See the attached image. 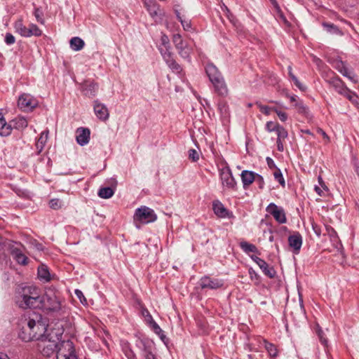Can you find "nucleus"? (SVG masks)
Listing matches in <instances>:
<instances>
[{"mask_svg":"<svg viewBox=\"0 0 359 359\" xmlns=\"http://www.w3.org/2000/svg\"><path fill=\"white\" fill-rule=\"evenodd\" d=\"M160 50H161V53L166 63L168 62H169V60H171L173 59L172 53L170 51V46L161 48Z\"/></svg>","mask_w":359,"mask_h":359,"instance_id":"34","label":"nucleus"},{"mask_svg":"<svg viewBox=\"0 0 359 359\" xmlns=\"http://www.w3.org/2000/svg\"><path fill=\"white\" fill-rule=\"evenodd\" d=\"M93 108L94 112L97 118L103 121H107L109 118V113L105 104L101 103L97 100L94 101Z\"/></svg>","mask_w":359,"mask_h":359,"instance_id":"16","label":"nucleus"},{"mask_svg":"<svg viewBox=\"0 0 359 359\" xmlns=\"http://www.w3.org/2000/svg\"><path fill=\"white\" fill-rule=\"evenodd\" d=\"M223 282L218 279H212L208 276H205L200 280V286L203 289H218L223 286Z\"/></svg>","mask_w":359,"mask_h":359,"instance_id":"18","label":"nucleus"},{"mask_svg":"<svg viewBox=\"0 0 359 359\" xmlns=\"http://www.w3.org/2000/svg\"><path fill=\"white\" fill-rule=\"evenodd\" d=\"M166 64L172 69V71L175 73L180 74L182 71V69L180 67V65L178 63H177L174 59L169 60V62H168Z\"/></svg>","mask_w":359,"mask_h":359,"instance_id":"36","label":"nucleus"},{"mask_svg":"<svg viewBox=\"0 0 359 359\" xmlns=\"http://www.w3.org/2000/svg\"><path fill=\"white\" fill-rule=\"evenodd\" d=\"M316 332L321 341V343L325 345V346H327V339L323 337V330H321V328L318 325L316 329Z\"/></svg>","mask_w":359,"mask_h":359,"instance_id":"44","label":"nucleus"},{"mask_svg":"<svg viewBox=\"0 0 359 359\" xmlns=\"http://www.w3.org/2000/svg\"><path fill=\"white\" fill-rule=\"evenodd\" d=\"M317 133L319 135L323 136V139L326 141V142H330V137H328V135L325 133V132L323 130H322L321 128H318Z\"/></svg>","mask_w":359,"mask_h":359,"instance_id":"54","label":"nucleus"},{"mask_svg":"<svg viewBox=\"0 0 359 359\" xmlns=\"http://www.w3.org/2000/svg\"><path fill=\"white\" fill-rule=\"evenodd\" d=\"M14 29L15 32L22 37L40 36L42 34V31L37 25L31 23L28 27H26L21 19L15 22Z\"/></svg>","mask_w":359,"mask_h":359,"instance_id":"6","label":"nucleus"},{"mask_svg":"<svg viewBox=\"0 0 359 359\" xmlns=\"http://www.w3.org/2000/svg\"><path fill=\"white\" fill-rule=\"evenodd\" d=\"M265 344V348L266 351H268L269 354L271 357H276L277 355V349L276 346L269 342L264 341Z\"/></svg>","mask_w":359,"mask_h":359,"instance_id":"40","label":"nucleus"},{"mask_svg":"<svg viewBox=\"0 0 359 359\" xmlns=\"http://www.w3.org/2000/svg\"><path fill=\"white\" fill-rule=\"evenodd\" d=\"M273 109L274 108H270L267 106H261L260 107L261 111L266 115H269L270 114L271 110L273 111Z\"/></svg>","mask_w":359,"mask_h":359,"instance_id":"57","label":"nucleus"},{"mask_svg":"<svg viewBox=\"0 0 359 359\" xmlns=\"http://www.w3.org/2000/svg\"><path fill=\"white\" fill-rule=\"evenodd\" d=\"M288 243L295 253H299L302 245V236L299 232H294L288 237Z\"/></svg>","mask_w":359,"mask_h":359,"instance_id":"19","label":"nucleus"},{"mask_svg":"<svg viewBox=\"0 0 359 359\" xmlns=\"http://www.w3.org/2000/svg\"><path fill=\"white\" fill-rule=\"evenodd\" d=\"M114 194V190L111 187H103L98 191V196L102 198H109Z\"/></svg>","mask_w":359,"mask_h":359,"instance_id":"31","label":"nucleus"},{"mask_svg":"<svg viewBox=\"0 0 359 359\" xmlns=\"http://www.w3.org/2000/svg\"><path fill=\"white\" fill-rule=\"evenodd\" d=\"M218 109L219 111L221 118L224 122H228L229 119V110L226 104L224 102H221L218 104Z\"/></svg>","mask_w":359,"mask_h":359,"instance_id":"26","label":"nucleus"},{"mask_svg":"<svg viewBox=\"0 0 359 359\" xmlns=\"http://www.w3.org/2000/svg\"><path fill=\"white\" fill-rule=\"evenodd\" d=\"M212 206L213 211L217 216L222 218H224L227 216L228 211L221 202L218 201H215L213 202Z\"/></svg>","mask_w":359,"mask_h":359,"instance_id":"23","label":"nucleus"},{"mask_svg":"<svg viewBox=\"0 0 359 359\" xmlns=\"http://www.w3.org/2000/svg\"><path fill=\"white\" fill-rule=\"evenodd\" d=\"M147 316L149 318V324L151 325L154 332L158 335H159L161 339H163V332L160 327V326L153 320L151 315H147Z\"/></svg>","mask_w":359,"mask_h":359,"instance_id":"33","label":"nucleus"},{"mask_svg":"<svg viewBox=\"0 0 359 359\" xmlns=\"http://www.w3.org/2000/svg\"><path fill=\"white\" fill-rule=\"evenodd\" d=\"M273 111L276 113L280 121L284 122L287 119V115L286 113L278 110L277 108H274Z\"/></svg>","mask_w":359,"mask_h":359,"instance_id":"47","label":"nucleus"},{"mask_svg":"<svg viewBox=\"0 0 359 359\" xmlns=\"http://www.w3.org/2000/svg\"><path fill=\"white\" fill-rule=\"evenodd\" d=\"M266 212L270 213L277 222L285 224L287 222L285 212L282 207H279L273 203H271L266 208Z\"/></svg>","mask_w":359,"mask_h":359,"instance_id":"12","label":"nucleus"},{"mask_svg":"<svg viewBox=\"0 0 359 359\" xmlns=\"http://www.w3.org/2000/svg\"><path fill=\"white\" fill-rule=\"evenodd\" d=\"M183 28L184 30L186 31H188L191 28V22L189 21V20H184L182 19L181 21H180Z\"/></svg>","mask_w":359,"mask_h":359,"instance_id":"52","label":"nucleus"},{"mask_svg":"<svg viewBox=\"0 0 359 359\" xmlns=\"http://www.w3.org/2000/svg\"><path fill=\"white\" fill-rule=\"evenodd\" d=\"M22 324L19 337L24 341L40 340L50 332L47 329V319L39 313H34L29 318H25Z\"/></svg>","mask_w":359,"mask_h":359,"instance_id":"1","label":"nucleus"},{"mask_svg":"<svg viewBox=\"0 0 359 359\" xmlns=\"http://www.w3.org/2000/svg\"><path fill=\"white\" fill-rule=\"evenodd\" d=\"M169 41V39L166 35L164 34L161 36V44L163 47L170 46Z\"/></svg>","mask_w":359,"mask_h":359,"instance_id":"53","label":"nucleus"},{"mask_svg":"<svg viewBox=\"0 0 359 359\" xmlns=\"http://www.w3.org/2000/svg\"><path fill=\"white\" fill-rule=\"evenodd\" d=\"M11 123L12 125V128L13 127L18 130H22L25 128L28 125L27 121L22 116H19L14 118L12 120Z\"/></svg>","mask_w":359,"mask_h":359,"instance_id":"28","label":"nucleus"},{"mask_svg":"<svg viewBox=\"0 0 359 359\" xmlns=\"http://www.w3.org/2000/svg\"><path fill=\"white\" fill-rule=\"evenodd\" d=\"M50 207L53 209H57L61 206V202L59 199H52L49 203Z\"/></svg>","mask_w":359,"mask_h":359,"instance_id":"49","label":"nucleus"},{"mask_svg":"<svg viewBox=\"0 0 359 359\" xmlns=\"http://www.w3.org/2000/svg\"><path fill=\"white\" fill-rule=\"evenodd\" d=\"M137 346L141 349V354L144 359H157L154 353V344L152 341L140 340Z\"/></svg>","mask_w":359,"mask_h":359,"instance_id":"13","label":"nucleus"},{"mask_svg":"<svg viewBox=\"0 0 359 359\" xmlns=\"http://www.w3.org/2000/svg\"><path fill=\"white\" fill-rule=\"evenodd\" d=\"M39 309L48 312H60L63 311L64 306L59 293L53 289H48L45 293L40 296Z\"/></svg>","mask_w":359,"mask_h":359,"instance_id":"3","label":"nucleus"},{"mask_svg":"<svg viewBox=\"0 0 359 359\" xmlns=\"http://www.w3.org/2000/svg\"><path fill=\"white\" fill-rule=\"evenodd\" d=\"M69 43L71 48L74 51L81 50L85 45L83 40L76 36L72 38Z\"/></svg>","mask_w":359,"mask_h":359,"instance_id":"29","label":"nucleus"},{"mask_svg":"<svg viewBox=\"0 0 359 359\" xmlns=\"http://www.w3.org/2000/svg\"><path fill=\"white\" fill-rule=\"evenodd\" d=\"M312 228H313V230L314 231L315 233L318 236H320L321 234L320 228L315 223H312Z\"/></svg>","mask_w":359,"mask_h":359,"instance_id":"58","label":"nucleus"},{"mask_svg":"<svg viewBox=\"0 0 359 359\" xmlns=\"http://www.w3.org/2000/svg\"><path fill=\"white\" fill-rule=\"evenodd\" d=\"M38 277L45 283L50 280V275L46 266L41 265L38 268Z\"/></svg>","mask_w":359,"mask_h":359,"instance_id":"25","label":"nucleus"},{"mask_svg":"<svg viewBox=\"0 0 359 359\" xmlns=\"http://www.w3.org/2000/svg\"><path fill=\"white\" fill-rule=\"evenodd\" d=\"M279 126H280L278 123H274L273 121H269L266 124V129L269 132L276 131Z\"/></svg>","mask_w":359,"mask_h":359,"instance_id":"43","label":"nucleus"},{"mask_svg":"<svg viewBox=\"0 0 359 359\" xmlns=\"http://www.w3.org/2000/svg\"><path fill=\"white\" fill-rule=\"evenodd\" d=\"M74 293L82 304H86V299L85 298L83 292L81 290L76 289L75 290Z\"/></svg>","mask_w":359,"mask_h":359,"instance_id":"50","label":"nucleus"},{"mask_svg":"<svg viewBox=\"0 0 359 359\" xmlns=\"http://www.w3.org/2000/svg\"><path fill=\"white\" fill-rule=\"evenodd\" d=\"M81 90L85 96L93 97L97 92L98 85L93 81H85L81 85Z\"/></svg>","mask_w":359,"mask_h":359,"instance_id":"17","label":"nucleus"},{"mask_svg":"<svg viewBox=\"0 0 359 359\" xmlns=\"http://www.w3.org/2000/svg\"><path fill=\"white\" fill-rule=\"evenodd\" d=\"M62 334L60 330H50L43 339L39 340V348L43 355L50 356L56 350L58 351L62 342Z\"/></svg>","mask_w":359,"mask_h":359,"instance_id":"4","label":"nucleus"},{"mask_svg":"<svg viewBox=\"0 0 359 359\" xmlns=\"http://www.w3.org/2000/svg\"><path fill=\"white\" fill-rule=\"evenodd\" d=\"M126 355L129 359H131L133 357H134V353L130 349L126 352Z\"/></svg>","mask_w":359,"mask_h":359,"instance_id":"63","label":"nucleus"},{"mask_svg":"<svg viewBox=\"0 0 359 359\" xmlns=\"http://www.w3.org/2000/svg\"><path fill=\"white\" fill-rule=\"evenodd\" d=\"M219 175L223 187L228 189H233L236 186V182L232 175L229 167L224 166L219 170Z\"/></svg>","mask_w":359,"mask_h":359,"instance_id":"11","label":"nucleus"},{"mask_svg":"<svg viewBox=\"0 0 359 359\" xmlns=\"http://www.w3.org/2000/svg\"><path fill=\"white\" fill-rule=\"evenodd\" d=\"M205 71L210 82L215 88V92L221 96H226L228 93V88L218 69L213 64H208L205 68Z\"/></svg>","mask_w":359,"mask_h":359,"instance_id":"5","label":"nucleus"},{"mask_svg":"<svg viewBox=\"0 0 359 359\" xmlns=\"http://www.w3.org/2000/svg\"><path fill=\"white\" fill-rule=\"evenodd\" d=\"M48 130L43 131L41 133L40 137H39V139L36 142V149L39 150V153H40L43 149V148L46 145V143L48 140Z\"/></svg>","mask_w":359,"mask_h":359,"instance_id":"27","label":"nucleus"},{"mask_svg":"<svg viewBox=\"0 0 359 359\" xmlns=\"http://www.w3.org/2000/svg\"><path fill=\"white\" fill-rule=\"evenodd\" d=\"M255 181L258 184L259 187L260 189H263L264 186V181L262 176L260 175L256 174L255 180Z\"/></svg>","mask_w":359,"mask_h":359,"instance_id":"51","label":"nucleus"},{"mask_svg":"<svg viewBox=\"0 0 359 359\" xmlns=\"http://www.w3.org/2000/svg\"><path fill=\"white\" fill-rule=\"evenodd\" d=\"M276 132L278 135L277 140H284L287 137V132L282 126H279Z\"/></svg>","mask_w":359,"mask_h":359,"instance_id":"41","label":"nucleus"},{"mask_svg":"<svg viewBox=\"0 0 359 359\" xmlns=\"http://www.w3.org/2000/svg\"><path fill=\"white\" fill-rule=\"evenodd\" d=\"M189 157L194 162L197 161L199 159L198 153L196 151V150L194 149H191L189 150Z\"/></svg>","mask_w":359,"mask_h":359,"instance_id":"46","label":"nucleus"},{"mask_svg":"<svg viewBox=\"0 0 359 359\" xmlns=\"http://www.w3.org/2000/svg\"><path fill=\"white\" fill-rule=\"evenodd\" d=\"M273 177L275 180H277L283 187H285V182L283 176V174L279 168H276V170L274 171Z\"/></svg>","mask_w":359,"mask_h":359,"instance_id":"39","label":"nucleus"},{"mask_svg":"<svg viewBox=\"0 0 359 359\" xmlns=\"http://www.w3.org/2000/svg\"><path fill=\"white\" fill-rule=\"evenodd\" d=\"M294 106L299 113L305 114L308 113V107L305 106L302 101L297 102Z\"/></svg>","mask_w":359,"mask_h":359,"instance_id":"42","label":"nucleus"},{"mask_svg":"<svg viewBox=\"0 0 359 359\" xmlns=\"http://www.w3.org/2000/svg\"><path fill=\"white\" fill-rule=\"evenodd\" d=\"M56 359H78L72 341L69 340L62 341L57 352Z\"/></svg>","mask_w":359,"mask_h":359,"instance_id":"8","label":"nucleus"},{"mask_svg":"<svg viewBox=\"0 0 359 359\" xmlns=\"http://www.w3.org/2000/svg\"><path fill=\"white\" fill-rule=\"evenodd\" d=\"M12 131L11 123H7L3 114L0 112V135L1 136H7Z\"/></svg>","mask_w":359,"mask_h":359,"instance_id":"22","label":"nucleus"},{"mask_svg":"<svg viewBox=\"0 0 359 359\" xmlns=\"http://www.w3.org/2000/svg\"><path fill=\"white\" fill-rule=\"evenodd\" d=\"M341 74L347 77L348 79L353 81V82H357V81L355 79V74H354V72L350 69L348 67H346V68H344L343 70H341Z\"/></svg>","mask_w":359,"mask_h":359,"instance_id":"37","label":"nucleus"},{"mask_svg":"<svg viewBox=\"0 0 359 359\" xmlns=\"http://www.w3.org/2000/svg\"><path fill=\"white\" fill-rule=\"evenodd\" d=\"M266 163H267L268 166L271 169H275V170H276L277 168L276 166V164H275L273 160L271 158L267 157L266 158Z\"/></svg>","mask_w":359,"mask_h":359,"instance_id":"56","label":"nucleus"},{"mask_svg":"<svg viewBox=\"0 0 359 359\" xmlns=\"http://www.w3.org/2000/svg\"><path fill=\"white\" fill-rule=\"evenodd\" d=\"M318 182H319V184H320V187L323 189L326 190L327 189V187L325 184L324 182L323 181V179H322V177L320 176L318 177Z\"/></svg>","mask_w":359,"mask_h":359,"instance_id":"61","label":"nucleus"},{"mask_svg":"<svg viewBox=\"0 0 359 359\" xmlns=\"http://www.w3.org/2000/svg\"><path fill=\"white\" fill-rule=\"evenodd\" d=\"M38 105L37 100L28 93L21 95L18 100V106L25 111H29Z\"/></svg>","mask_w":359,"mask_h":359,"instance_id":"10","label":"nucleus"},{"mask_svg":"<svg viewBox=\"0 0 359 359\" xmlns=\"http://www.w3.org/2000/svg\"><path fill=\"white\" fill-rule=\"evenodd\" d=\"M41 290L33 285H19L15 289V303L22 309H39Z\"/></svg>","mask_w":359,"mask_h":359,"instance_id":"2","label":"nucleus"},{"mask_svg":"<svg viewBox=\"0 0 359 359\" xmlns=\"http://www.w3.org/2000/svg\"><path fill=\"white\" fill-rule=\"evenodd\" d=\"M277 147H278V149L279 151H283V145L281 142V140H277Z\"/></svg>","mask_w":359,"mask_h":359,"instance_id":"64","label":"nucleus"},{"mask_svg":"<svg viewBox=\"0 0 359 359\" xmlns=\"http://www.w3.org/2000/svg\"><path fill=\"white\" fill-rule=\"evenodd\" d=\"M256 174L252 171L243 170L241 173V180L243 187L245 189L250 185L255 180Z\"/></svg>","mask_w":359,"mask_h":359,"instance_id":"21","label":"nucleus"},{"mask_svg":"<svg viewBox=\"0 0 359 359\" xmlns=\"http://www.w3.org/2000/svg\"><path fill=\"white\" fill-rule=\"evenodd\" d=\"M34 15L38 22L41 24L44 23V20L43 18V13L39 8H35Z\"/></svg>","mask_w":359,"mask_h":359,"instance_id":"45","label":"nucleus"},{"mask_svg":"<svg viewBox=\"0 0 359 359\" xmlns=\"http://www.w3.org/2000/svg\"><path fill=\"white\" fill-rule=\"evenodd\" d=\"M314 189L319 196H321L323 195V191L322 189L320 187H319L318 186H315Z\"/></svg>","mask_w":359,"mask_h":359,"instance_id":"62","label":"nucleus"},{"mask_svg":"<svg viewBox=\"0 0 359 359\" xmlns=\"http://www.w3.org/2000/svg\"><path fill=\"white\" fill-rule=\"evenodd\" d=\"M144 6L151 16L157 15L159 8L155 0H145Z\"/></svg>","mask_w":359,"mask_h":359,"instance_id":"24","label":"nucleus"},{"mask_svg":"<svg viewBox=\"0 0 359 359\" xmlns=\"http://www.w3.org/2000/svg\"><path fill=\"white\" fill-rule=\"evenodd\" d=\"M335 67H336V69L341 73V70H343L344 68H346L347 66L344 62L339 61L336 63Z\"/></svg>","mask_w":359,"mask_h":359,"instance_id":"55","label":"nucleus"},{"mask_svg":"<svg viewBox=\"0 0 359 359\" xmlns=\"http://www.w3.org/2000/svg\"><path fill=\"white\" fill-rule=\"evenodd\" d=\"M76 142L83 146L88 143L90 140V130L88 128H79L76 131Z\"/></svg>","mask_w":359,"mask_h":359,"instance_id":"20","label":"nucleus"},{"mask_svg":"<svg viewBox=\"0 0 359 359\" xmlns=\"http://www.w3.org/2000/svg\"><path fill=\"white\" fill-rule=\"evenodd\" d=\"M250 257L259 266L264 275L270 278L275 277L276 271L272 266H269L264 260L256 255H252Z\"/></svg>","mask_w":359,"mask_h":359,"instance_id":"15","label":"nucleus"},{"mask_svg":"<svg viewBox=\"0 0 359 359\" xmlns=\"http://www.w3.org/2000/svg\"><path fill=\"white\" fill-rule=\"evenodd\" d=\"M329 83L340 94H344L346 89L343 87V82L338 78H333L329 81Z\"/></svg>","mask_w":359,"mask_h":359,"instance_id":"30","label":"nucleus"},{"mask_svg":"<svg viewBox=\"0 0 359 359\" xmlns=\"http://www.w3.org/2000/svg\"><path fill=\"white\" fill-rule=\"evenodd\" d=\"M22 246L20 244H13L10 246L11 254L13 259L20 264L26 265L28 258L22 252Z\"/></svg>","mask_w":359,"mask_h":359,"instance_id":"14","label":"nucleus"},{"mask_svg":"<svg viewBox=\"0 0 359 359\" xmlns=\"http://www.w3.org/2000/svg\"><path fill=\"white\" fill-rule=\"evenodd\" d=\"M327 231H328V233L330 234V237H332V238L337 237V232L332 228H330V229L327 228Z\"/></svg>","mask_w":359,"mask_h":359,"instance_id":"60","label":"nucleus"},{"mask_svg":"<svg viewBox=\"0 0 359 359\" xmlns=\"http://www.w3.org/2000/svg\"><path fill=\"white\" fill-rule=\"evenodd\" d=\"M15 39L11 33H7L5 36V42L8 45H12L15 43Z\"/></svg>","mask_w":359,"mask_h":359,"instance_id":"48","label":"nucleus"},{"mask_svg":"<svg viewBox=\"0 0 359 359\" xmlns=\"http://www.w3.org/2000/svg\"><path fill=\"white\" fill-rule=\"evenodd\" d=\"M341 74L347 77L348 79L353 81V82H357V81L355 79V74H354V72L350 69L348 67H346V68H344L343 70H341Z\"/></svg>","mask_w":359,"mask_h":359,"instance_id":"38","label":"nucleus"},{"mask_svg":"<svg viewBox=\"0 0 359 359\" xmlns=\"http://www.w3.org/2000/svg\"><path fill=\"white\" fill-rule=\"evenodd\" d=\"M248 271H249V274H250V276L251 279H253V278L258 279L259 276L255 272V270H253L252 268H250Z\"/></svg>","mask_w":359,"mask_h":359,"instance_id":"59","label":"nucleus"},{"mask_svg":"<svg viewBox=\"0 0 359 359\" xmlns=\"http://www.w3.org/2000/svg\"><path fill=\"white\" fill-rule=\"evenodd\" d=\"M240 246L242 248V250L246 252H257V247L251 243H249L246 241L241 242Z\"/></svg>","mask_w":359,"mask_h":359,"instance_id":"32","label":"nucleus"},{"mask_svg":"<svg viewBox=\"0 0 359 359\" xmlns=\"http://www.w3.org/2000/svg\"><path fill=\"white\" fill-rule=\"evenodd\" d=\"M288 74L290 77L292 79L293 82L294 83L295 86L301 90L304 91L306 90V87L303 86L298 79L292 73V69L290 66L288 67Z\"/></svg>","mask_w":359,"mask_h":359,"instance_id":"35","label":"nucleus"},{"mask_svg":"<svg viewBox=\"0 0 359 359\" xmlns=\"http://www.w3.org/2000/svg\"><path fill=\"white\" fill-rule=\"evenodd\" d=\"M157 219V215L154 210L147 206H141L135 210L134 221L141 224L154 222Z\"/></svg>","mask_w":359,"mask_h":359,"instance_id":"7","label":"nucleus"},{"mask_svg":"<svg viewBox=\"0 0 359 359\" xmlns=\"http://www.w3.org/2000/svg\"><path fill=\"white\" fill-rule=\"evenodd\" d=\"M172 41L179 55L184 59H189L192 49L187 42L182 39V36L179 34H174Z\"/></svg>","mask_w":359,"mask_h":359,"instance_id":"9","label":"nucleus"}]
</instances>
